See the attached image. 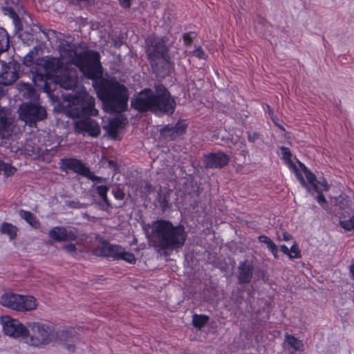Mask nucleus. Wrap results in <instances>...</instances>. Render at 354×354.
I'll list each match as a JSON object with an SVG mask.
<instances>
[{
  "mask_svg": "<svg viewBox=\"0 0 354 354\" xmlns=\"http://www.w3.org/2000/svg\"><path fill=\"white\" fill-rule=\"evenodd\" d=\"M62 56L68 57V61L79 67L86 77L93 80L95 90L102 101L106 111L122 112L127 109L128 90L115 79L102 77V67L99 53L91 51L84 57H82L68 45V48L63 47Z\"/></svg>",
  "mask_w": 354,
  "mask_h": 354,
  "instance_id": "obj_1",
  "label": "nucleus"
},
{
  "mask_svg": "<svg viewBox=\"0 0 354 354\" xmlns=\"http://www.w3.org/2000/svg\"><path fill=\"white\" fill-rule=\"evenodd\" d=\"M156 93L151 89H145L131 100V106L140 111H151L156 113L171 114L174 111L176 102L170 93L161 84L155 86Z\"/></svg>",
  "mask_w": 354,
  "mask_h": 354,
  "instance_id": "obj_2",
  "label": "nucleus"
},
{
  "mask_svg": "<svg viewBox=\"0 0 354 354\" xmlns=\"http://www.w3.org/2000/svg\"><path fill=\"white\" fill-rule=\"evenodd\" d=\"M151 229L154 245L162 250H174L183 247L187 236L183 225L174 226L168 221H156Z\"/></svg>",
  "mask_w": 354,
  "mask_h": 354,
  "instance_id": "obj_3",
  "label": "nucleus"
},
{
  "mask_svg": "<svg viewBox=\"0 0 354 354\" xmlns=\"http://www.w3.org/2000/svg\"><path fill=\"white\" fill-rule=\"evenodd\" d=\"M67 114L73 118H85L97 115L98 111L95 108V98L86 91L75 95L67 109Z\"/></svg>",
  "mask_w": 354,
  "mask_h": 354,
  "instance_id": "obj_4",
  "label": "nucleus"
},
{
  "mask_svg": "<svg viewBox=\"0 0 354 354\" xmlns=\"http://www.w3.org/2000/svg\"><path fill=\"white\" fill-rule=\"evenodd\" d=\"M148 45L147 53L150 64L154 71H158L159 65L167 68L170 67L167 48L165 40L158 37H148L146 40Z\"/></svg>",
  "mask_w": 354,
  "mask_h": 354,
  "instance_id": "obj_5",
  "label": "nucleus"
},
{
  "mask_svg": "<svg viewBox=\"0 0 354 354\" xmlns=\"http://www.w3.org/2000/svg\"><path fill=\"white\" fill-rule=\"evenodd\" d=\"M53 337L54 335L49 326L34 322L28 325V329L26 328L24 339L27 344L39 346L48 344Z\"/></svg>",
  "mask_w": 354,
  "mask_h": 354,
  "instance_id": "obj_6",
  "label": "nucleus"
},
{
  "mask_svg": "<svg viewBox=\"0 0 354 354\" xmlns=\"http://www.w3.org/2000/svg\"><path fill=\"white\" fill-rule=\"evenodd\" d=\"M95 252L98 256L112 257L115 260H124L132 264L136 261L133 254L126 252L120 245H112L106 241L100 242L95 248Z\"/></svg>",
  "mask_w": 354,
  "mask_h": 354,
  "instance_id": "obj_7",
  "label": "nucleus"
},
{
  "mask_svg": "<svg viewBox=\"0 0 354 354\" xmlns=\"http://www.w3.org/2000/svg\"><path fill=\"white\" fill-rule=\"evenodd\" d=\"M19 118L26 124L32 126L46 118V109L37 103L26 102L19 108Z\"/></svg>",
  "mask_w": 354,
  "mask_h": 354,
  "instance_id": "obj_8",
  "label": "nucleus"
},
{
  "mask_svg": "<svg viewBox=\"0 0 354 354\" xmlns=\"http://www.w3.org/2000/svg\"><path fill=\"white\" fill-rule=\"evenodd\" d=\"M62 166L66 169L73 171L81 176H83L93 183H105L107 178L95 176L90 169L77 159L68 158L63 159Z\"/></svg>",
  "mask_w": 354,
  "mask_h": 354,
  "instance_id": "obj_9",
  "label": "nucleus"
},
{
  "mask_svg": "<svg viewBox=\"0 0 354 354\" xmlns=\"http://www.w3.org/2000/svg\"><path fill=\"white\" fill-rule=\"evenodd\" d=\"M299 165L304 171L308 181L307 186L310 188V189H308V191L310 192L313 191L317 192L318 194L317 201L321 205H323V203H326V200L324 195L321 193L323 191H327L329 189L326 181L325 180H322V181L317 180L315 174L308 170L303 163L299 162Z\"/></svg>",
  "mask_w": 354,
  "mask_h": 354,
  "instance_id": "obj_10",
  "label": "nucleus"
},
{
  "mask_svg": "<svg viewBox=\"0 0 354 354\" xmlns=\"http://www.w3.org/2000/svg\"><path fill=\"white\" fill-rule=\"evenodd\" d=\"M20 64L12 60L6 63L0 62V84L10 85L19 78Z\"/></svg>",
  "mask_w": 354,
  "mask_h": 354,
  "instance_id": "obj_11",
  "label": "nucleus"
},
{
  "mask_svg": "<svg viewBox=\"0 0 354 354\" xmlns=\"http://www.w3.org/2000/svg\"><path fill=\"white\" fill-rule=\"evenodd\" d=\"M1 322L3 330L6 335L12 337H25L26 328L17 319H12L10 316H2Z\"/></svg>",
  "mask_w": 354,
  "mask_h": 354,
  "instance_id": "obj_12",
  "label": "nucleus"
},
{
  "mask_svg": "<svg viewBox=\"0 0 354 354\" xmlns=\"http://www.w3.org/2000/svg\"><path fill=\"white\" fill-rule=\"evenodd\" d=\"M75 131L77 133H87L92 137H97L101 129L98 123L90 118L80 119L73 123Z\"/></svg>",
  "mask_w": 354,
  "mask_h": 354,
  "instance_id": "obj_13",
  "label": "nucleus"
},
{
  "mask_svg": "<svg viewBox=\"0 0 354 354\" xmlns=\"http://www.w3.org/2000/svg\"><path fill=\"white\" fill-rule=\"evenodd\" d=\"M55 82L61 87L69 90L73 89L77 82V73L76 69L73 68H66L59 71V74L55 77Z\"/></svg>",
  "mask_w": 354,
  "mask_h": 354,
  "instance_id": "obj_14",
  "label": "nucleus"
},
{
  "mask_svg": "<svg viewBox=\"0 0 354 354\" xmlns=\"http://www.w3.org/2000/svg\"><path fill=\"white\" fill-rule=\"evenodd\" d=\"M230 158L222 151L210 153L204 156L203 164L205 168H223L228 165Z\"/></svg>",
  "mask_w": 354,
  "mask_h": 354,
  "instance_id": "obj_15",
  "label": "nucleus"
},
{
  "mask_svg": "<svg viewBox=\"0 0 354 354\" xmlns=\"http://www.w3.org/2000/svg\"><path fill=\"white\" fill-rule=\"evenodd\" d=\"M39 68L36 70L38 75L41 78L44 76L50 74L53 72H55L60 68V62L58 59L54 57H48L44 59H42L37 64Z\"/></svg>",
  "mask_w": 354,
  "mask_h": 354,
  "instance_id": "obj_16",
  "label": "nucleus"
},
{
  "mask_svg": "<svg viewBox=\"0 0 354 354\" xmlns=\"http://www.w3.org/2000/svg\"><path fill=\"white\" fill-rule=\"evenodd\" d=\"M186 124L177 122L175 125L168 124L160 130V135L165 139L174 140L185 133Z\"/></svg>",
  "mask_w": 354,
  "mask_h": 354,
  "instance_id": "obj_17",
  "label": "nucleus"
},
{
  "mask_svg": "<svg viewBox=\"0 0 354 354\" xmlns=\"http://www.w3.org/2000/svg\"><path fill=\"white\" fill-rule=\"evenodd\" d=\"M50 238L55 240L56 241H75L77 239V235L73 231H68L64 227H54L48 232Z\"/></svg>",
  "mask_w": 354,
  "mask_h": 354,
  "instance_id": "obj_18",
  "label": "nucleus"
},
{
  "mask_svg": "<svg viewBox=\"0 0 354 354\" xmlns=\"http://www.w3.org/2000/svg\"><path fill=\"white\" fill-rule=\"evenodd\" d=\"M253 266L248 261L240 262L237 268V279L239 283H249L253 275Z\"/></svg>",
  "mask_w": 354,
  "mask_h": 354,
  "instance_id": "obj_19",
  "label": "nucleus"
},
{
  "mask_svg": "<svg viewBox=\"0 0 354 354\" xmlns=\"http://www.w3.org/2000/svg\"><path fill=\"white\" fill-rule=\"evenodd\" d=\"M94 183L93 187L95 188L96 193L102 199V202L99 203V206L103 210H107L112 207L111 203L107 197V192L109 190V187L106 185H99Z\"/></svg>",
  "mask_w": 354,
  "mask_h": 354,
  "instance_id": "obj_20",
  "label": "nucleus"
},
{
  "mask_svg": "<svg viewBox=\"0 0 354 354\" xmlns=\"http://www.w3.org/2000/svg\"><path fill=\"white\" fill-rule=\"evenodd\" d=\"M21 299V295L13 292H6L3 294L0 299V303L3 306L18 311L19 300Z\"/></svg>",
  "mask_w": 354,
  "mask_h": 354,
  "instance_id": "obj_21",
  "label": "nucleus"
},
{
  "mask_svg": "<svg viewBox=\"0 0 354 354\" xmlns=\"http://www.w3.org/2000/svg\"><path fill=\"white\" fill-rule=\"evenodd\" d=\"M19 308L18 311H31L37 307V299L30 295H21V299L19 300Z\"/></svg>",
  "mask_w": 354,
  "mask_h": 354,
  "instance_id": "obj_22",
  "label": "nucleus"
},
{
  "mask_svg": "<svg viewBox=\"0 0 354 354\" xmlns=\"http://www.w3.org/2000/svg\"><path fill=\"white\" fill-rule=\"evenodd\" d=\"M124 125V120L120 117H115L109 120L104 129L112 138L115 139L118 137V131L123 128Z\"/></svg>",
  "mask_w": 354,
  "mask_h": 354,
  "instance_id": "obj_23",
  "label": "nucleus"
},
{
  "mask_svg": "<svg viewBox=\"0 0 354 354\" xmlns=\"http://www.w3.org/2000/svg\"><path fill=\"white\" fill-rule=\"evenodd\" d=\"M10 123L8 122L3 109H0V138L8 137Z\"/></svg>",
  "mask_w": 354,
  "mask_h": 354,
  "instance_id": "obj_24",
  "label": "nucleus"
},
{
  "mask_svg": "<svg viewBox=\"0 0 354 354\" xmlns=\"http://www.w3.org/2000/svg\"><path fill=\"white\" fill-rule=\"evenodd\" d=\"M17 227L11 223L3 222L0 227V232L6 234L10 240H13L17 237Z\"/></svg>",
  "mask_w": 354,
  "mask_h": 354,
  "instance_id": "obj_25",
  "label": "nucleus"
},
{
  "mask_svg": "<svg viewBox=\"0 0 354 354\" xmlns=\"http://www.w3.org/2000/svg\"><path fill=\"white\" fill-rule=\"evenodd\" d=\"M261 243H263L267 245L268 249L272 252L275 259H278V248L276 244L267 236L261 235L258 237Z\"/></svg>",
  "mask_w": 354,
  "mask_h": 354,
  "instance_id": "obj_26",
  "label": "nucleus"
},
{
  "mask_svg": "<svg viewBox=\"0 0 354 354\" xmlns=\"http://www.w3.org/2000/svg\"><path fill=\"white\" fill-rule=\"evenodd\" d=\"M19 215L22 218L26 220L27 223H28L32 227L36 229L40 227L39 221L37 219L35 216H34V214L30 212L20 210Z\"/></svg>",
  "mask_w": 354,
  "mask_h": 354,
  "instance_id": "obj_27",
  "label": "nucleus"
},
{
  "mask_svg": "<svg viewBox=\"0 0 354 354\" xmlns=\"http://www.w3.org/2000/svg\"><path fill=\"white\" fill-rule=\"evenodd\" d=\"M10 48V37L7 31L0 28V54L7 51Z\"/></svg>",
  "mask_w": 354,
  "mask_h": 354,
  "instance_id": "obj_28",
  "label": "nucleus"
},
{
  "mask_svg": "<svg viewBox=\"0 0 354 354\" xmlns=\"http://www.w3.org/2000/svg\"><path fill=\"white\" fill-rule=\"evenodd\" d=\"M286 341L289 346L292 347L295 351H302L304 344L302 342L291 335L286 334L285 336Z\"/></svg>",
  "mask_w": 354,
  "mask_h": 354,
  "instance_id": "obj_29",
  "label": "nucleus"
},
{
  "mask_svg": "<svg viewBox=\"0 0 354 354\" xmlns=\"http://www.w3.org/2000/svg\"><path fill=\"white\" fill-rule=\"evenodd\" d=\"M286 162L288 165V167H290V169H291L292 171L295 174L297 179L299 180L301 184L304 187H305L307 189L310 190V187L307 186L306 182L305 181L302 174L299 171L296 165L291 160H288L286 161Z\"/></svg>",
  "mask_w": 354,
  "mask_h": 354,
  "instance_id": "obj_30",
  "label": "nucleus"
},
{
  "mask_svg": "<svg viewBox=\"0 0 354 354\" xmlns=\"http://www.w3.org/2000/svg\"><path fill=\"white\" fill-rule=\"evenodd\" d=\"M207 321H208V317H207L205 315H194L193 316L192 322H193V325L195 327L201 328V327H203V326L205 325V324L207 322Z\"/></svg>",
  "mask_w": 354,
  "mask_h": 354,
  "instance_id": "obj_31",
  "label": "nucleus"
},
{
  "mask_svg": "<svg viewBox=\"0 0 354 354\" xmlns=\"http://www.w3.org/2000/svg\"><path fill=\"white\" fill-rule=\"evenodd\" d=\"M289 258L290 259H299L301 257V251L299 248V245L296 242H294L292 245L289 249Z\"/></svg>",
  "mask_w": 354,
  "mask_h": 354,
  "instance_id": "obj_32",
  "label": "nucleus"
},
{
  "mask_svg": "<svg viewBox=\"0 0 354 354\" xmlns=\"http://www.w3.org/2000/svg\"><path fill=\"white\" fill-rule=\"evenodd\" d=\"M0 171H3L7 176L14 174L16 169L8 164L0 161Z\"/></svg>",
  "mask_w": 354,
  "mask_h": 354,
  "instance_id": "obj_33",
  "label": "nucleus"
},
{
  "mask_svg": "<svg viewBox=\"0 0 354 354\" xmlns=\"http://www.w3.org/2000/svg\"><path fill=\"white\" fill-rule=\"evenodd\" d=\"M340 225L346 230L351 231L354 230V216H351L348 220L340 221Z\"/></svg>",
  "mask_w": 354,
  "mask_h": 354,
  "instance_id": "obj_34",
  "label": "nucleus"
},
{
  "mask_svg": "<svg viewBox=\"0 0 354 354\" xmlns=\"http://www.w3.org/2000/svg\"><path fill=\"white\" fill-rule=\"evenodd\" d=\"M66 204L68 207L74 209H82L86 207V205L81 203L77 201H68L66 202Z\"/></svg>",
  "mask_w": 354,
  "mask_h": 354,
  "instance_id": "obj_35",
  "label": "nucleus"
},
{
  "mask_svg": "<svg viewBox=\"0 0 354 354\" xmlns=\"http://www.w3.org/2000/svg\"><path fill=\"white\" fill-rule=\"evenodd\" d=\"M34 51L31 50L24 57L23 60L24 64H25L27 66H30L33 64L34 61Z\"/></svg>",
  "mask_w": 354,
  "mask_h": 354,
  "instance_id": "obj_36",
  "label": "nucleus"
},
{
  "mask_svg": "<svg viewBox=\"0 0 354 354\" xmlns=\"http://www.w3.org/2000/svg\"><path fill=\"white\" fill-rule=\"evenodd\" d=\"M192 54L199 59H205L207 58L205 53L200 46L196 48V49L192 52Z\"/></svg>",
  "mask_w": 354,
  "mask_h": 354,
  "instance_id": "obj_37",
  "label": "nucleus"
},
{
  "mask_svg": "<svg viewBox=\"0 0 354 354\" xmlns=\"http://www.w3.org/2000/svg\"><path fill=\"white\" fill-rule=\"evenodd\" d=\"M248 140L250 142L254 143L260 138V134L257 132H247Z\"/></svg>",
  "mask_w": 354,
  "mask_h": 354,
  "instance_id": "obj_38",
  "label": "nucleus"
},
{
  "mask_svg": "<svg viewBox=\"0 0 354 354\" xmlns=\"http://www.w3.org/2000/svg\"><path fill=\"white\" fill-rule=\"evenodd\" d=\"M112 193L118 200H123L125 196L124 192L119 187L113 189Z\"/></svg>",
  "mask_w": 354,
  "mask_h": 354,
  "instance_id": "obj_39",
  "label": "nucleus"
},
{
  "mask_svg": "<svg viewBox=\"0 0 354 354\" xmlns=\"http://www.w3.org/2000/svg\"><path fill=\"white\" fill-rule=\"evenodd\" d=\"M280 149H281V153L283 155V159L285 161L290 160L291 153H290V149L286 147H281Z\"/></svg>",
  "mask_w": 354,
  "mask_h": 354,
  "instance_id": "obj_40",
  "label": "nucleus"
},
{
  "mask_svg": "<svg viewBox=\"0 0 354 354\" xmlns=\"http://www.w3.org/2000/svg\"><path fill=\"white\" fill-rule=\"evenodd\" d=\"M281 236H282V237H281L280 236H278L279 241L282 240L284 241H288L292 239V236L291 234H290L289 233H288L287 232H282Z\"/></svg>",
  "mask_w": 354,
  "mask_h": 354,
  "instance_id": "obj_41",
  "label": "nucleus"
},
{
  "mask_svg": "<svg viewBox=\"0 0 354 354\" xmlns=\"http://www.w3.org/2000/svg\"><path fill=\"white\" fill-rule=\"evenodd\" d=\"M268 109H270V106H268ZM269 115H270V117H271L273 122L274 123V124L276 126H277L281 130L284 131L285 130L284 128L278 123V119L276 118V117L273 115L272 111L269 110Z\"/></svg>",
  "mask_w": 354,
  "mask_h": 354,
  "instance_id": "obj_42",
  "label": "nucleus"
},
{
  "mask_svg": "<svg viewBox=\"0 0 354 354\" xmlns=\"http://www.w3.org/2000/svg\"><path fill=\"white\" fill-rule=\"evenodd\" d=\"M63 249L68 252H73L76 251V246L73 243L64 245Z\"/></svg>",
  "mask_w": 354,
  "mask_h": 354,
  "instance_id": "obj_43",
  "label": "nucleus"
},
{
  "mask_svg": "<svg viewBox=\"0 0 354 354\" xmlns=\"http://www.w3.org/2000/svg\"><path fill=\"white\" fill-rule=\"evenodd\" d=\"M183 40L185 44L189 45L192 41V38L189 33H185L183 35Z\"/></svg>",
  "mask_w": 354,
  "mask_h": 354,
  "instance_id": "obj_44",
  "label": "nucleus"
},
{
  "mask_svg": "<svg viewBox=\"0 0 354 354\" xmlns=\"http://www.w3.org/2000/svg\"><path fill=\"white\" fill-rule=\"evenodd\" d=\"M119 1L124 8H129L131 6V0H119Z\"/></svg>",
  "mask_w": 354,
  "mask_h": 354,
  "instance_id": "obj_45",
  "label": "nucleus"
},
{
  "mask_svg": "<svg viewBox=\"0 0 354 354\" xmlns=\"http://www.w3.org/2000/svg\"><path fill=\"white\" fill-rule=\"evenodd\" d=\"M280 249H281V251L283 254H286L289 257V255H290V254H289V248L286 245H281L280 246Z\"/></svg>",
  "mask_w": 354,
  "mask_h": 354,
  "instance_id": "obj_46",
  "label": "nucleus"
},
{
  "mask_svg": "<svg viewBox=\"0 0 354 354\" xmlns=\"http://www.w3.org/2000/svg\"><path fill=\"white\" fill-rule=\"evenodd\" d=\"M108 163L109 167L113 169L114 170H116L118 169V165L115 161L109 160Z\"/></svg>",
  "mask_w": 354,
  "mask_h": 354,
  "instance_id": "obj_47",
  "label": "nucleus"
},
{
  "mask_svg": "<svg viewBox=\"0 0 354 354\" xmlns=\"http://www.w3.org/2000/svg\"><path fill=\"white\" fill-rule=\"evenodd\" d=\"M349 271H350L351 277L354 279V263L350 266Z\"/></svg>",
  "mask_w": 354,
  "mask_h": 354,
  "instance_id": "obj_48",
  "label": "nucleus"
},
{
  "mask_svg": "<svg viewBox=\"0 0 354 354\" xmlns=\"http://www.w3.org/2000/svg\"><path fill=\"white\" fill-rule=\"evenodd\" d=\"M333 199H335V203H337V199L333 197Z\"/></svg>",
  "mask_w": 354,
  "mask_h": 354,
  "instance_id": "obj_49",
  "label": "nucleus"
}]
</instances>
